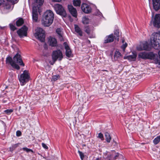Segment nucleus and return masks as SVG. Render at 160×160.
Segmentation results:
<instances>
[{"mask_svg": "<svg viewBox=\"0 0 160 160\" xmlns=\"http://www.w3.org/2000/svg\"><path fill=\"white\" fill-rule=\"evenodd\" d=\"M85 31L88 34H89L90 33V29L89 27L87 26L85 27Z\"/></svg>", "mask_w": 160, "mask_h": 160, "instance_id": "72a5a7b5", "label": "nucleus"}, {"mask_svg": "<svg viewBox=\"0 0 160 160\" xmlns=\"http://www.w3.org/2000/svg\"><path fill=\"white\" fill-rule=\"evenodd\" d=\"M105 136L107 142L108 143L110 142L111 139L110 134L108 132H106L105 133Z\"/></svg>", "mask_w": 160, "mask_h": 160, "instance_id": "b1692460", "label": "nucleus"}, {"mask_svg": "<svg viewBox=\"0 0 160 160\" xmlns=\"http://www.w3.org/2000/svg\"><path fill=\"white\" fill-rule=\"evenodd\" d=\"M50 45L52 47H55L57 45L56 40L54 38H52L49 39Z\"/></svg>", "mask_w": 160, "mask_h": 160, "instance_id": "aec40b11", "label": "nucleus"}, {"mask_svg": "<svg viewBox=\"0 0 160 160\" xmlns=\"http://www.w3.org/2000/svg\"><path fill=\"white\" fill-rule=\"evenodd\" d=\"M30 76L28 74V72L27 70H24L23 73L21 74L19 78V80L21 85L23 86L25 85L29 80Z\"/></svg>", "mask_w": 160, "mask_h": 160, "instance_id": "0eeeda50", "label": "nucleus"}, {"mask_svg": "<svg viewBox=\"0 0 160 160\" xmlns=\"http://www.w3.org/2000/svg\"><path fill=\"white\" fill-rule=\"evenodd\" d=\"M112 156H113V155H110V157H112ZM110 158H111V159H112V157Z\"/></svg>", "mask_w": 160, "mask_h": 160, "instance_id": "a18cd8bd", "label": "nucleus"}, {"mask_svg": "<svg viewBox=\"0 0 160 160\" xmlns=\"http://www.w3.org/2000/svg\"><path fill=\"white\" fill-rule=\"evenodd\" d=\"M153 9L158 11L160 9V0H152Z\"/></svg>", "mask_w": 160, "mask_h": 160, "instance_id": "dca6fc26", "label": "nucleus"}, {"mask_svg": "<svg viewBox=\"0 0 160 160\" xmlns=\"http://www.w3.org/2000/svg\"><path fill=\"white\" fill-rule=\"evenodd\" d=\"M28 30V28L26 26H24L18 30L17 33L19 36L20 38H22L24 37L27 36Z\"/></svg>", "mask_w": 160, "mask_h": 160, "instance_id": "1a4fd4ad", "label": "nucleus"}, {"mask_svg": "<svg viewBox=\"0 0 160 160\" xmlns=\"http://www.w3.org/2000/svg\"><path fill=\"white\" fill-rule=\"evenodd\" d=\"M114 36H113L114 38L117 40L118 41L120 36L119 30H116L114 31Z\"/></svg>", "mask_w": 160, "mask_h": 160, "instance_id": "5701e85b", "label": "nucleus"}, {"mask_svg": "<svg viewBox=\"0 0 160 160\" xmlns=\"http://www.w3.org/2000/svg\"><path fill=\"white\" fill-rule=\"evenodd\" d=\"M54 8L57 13L64 17L66 16V12L61 5L56 4L55 5Z\"/></svg>", "mask_w": 160, "mask_h": 160, "instance_id": "6e6552de", "label": "nucleus"}, {"mask_svg": "<svg viewBox=\"0 0 160 160\" xmlns=\"http://www.w3.org/2000/svg\"><path fill=\"white\" fill-rule=\"evenodd\" d=\"M127 46V44L126 43H125L124 44H123L121 46V48L123 49V51H124L125 49V48Z\"/></svg>", "mask_w": 160, "mask_h": 160, "instance_id": "58836bf2", "label": "nucleus"}, {"mask_svg": "<svg viewBox=\"0 0 160 160\" xmlns=\"http://www.w3.org/2000/svg\"><path fill=\"white\" fill-rule=\"evenodd\" d=\"M59 78L58 75H54L52 76L51 80L52 81H55L57 80Z\"/></svg>", "mask_w": 160, "mask_h": 160, "instance_id": "7c9ffc66", "label": "nucleus"}, {"mask_svg": "<svg viewBox=\"0 0 160 160\" xmlns=\"http://www.w3.org/2000/svg\"><path fill=\"white\" fill-rule=\"evenodd\" d=\"M160 141V135L158 136L156 138H154L153 140V143L156 145L158 144Z\"/></svg>", "mask_w": 160, "mask_h": 160, "instance_id": "c85d7f7f", "label": "nucleus"}, {"mask_svg": "<svg viewBox=\"0 0 160 160\" xmlns=\"http://www.w3.org/2000/svg\"><path fill=\"white\" fill-rule=\"evenodd\" d=\"M38 11L40 13L41 10L39 7H34L32 8V18L33 21L36 22L38 21Z\"/></svg>", "mask_w": 160, "mask_h": 160, "instance_id": "9d476101", "label": "nucleus"}, {"mask_svg": "<svg viewBox=\"0 0 160 160\" xmlns=\"http://www.w3.org/2000/svg\"><path fill=\"white\" fill-rule=\"evenodd\" d=\"M68 9L70 13L72 15L75 17H77V11L75 8H74L72 5H68Z\"/></svg>", "mask_w": 160, "mask_h": 160, "instance_id": "2eb2a0df", "label": "nucleus"}, {"mask_svg": "<svg viewBox=\"0 0 160 160\" xmlns=\"http://www.w3.org/2000/svg\"><path fill=\"white\" fill-rule=\"evenodd\" d=\"M137 49L139 51L142 50H149L150 48L148 42H146L141 43L139 46L137 47Z\"/></svg>", "mask_w": 160, "mask_h": 160, "instance_id": "9b49d317", "label": "nucleus"}, {"mask_svg": "<svg viewBox=\"0 0 160 160\" xmlns=\"http://www.w3.org/2000/svg\"><path fill=\"white\" fill-rule=\"evenodd\" d=\"M42 147L45 149H48V147L46 145L43 143H42Z\"/></svg>", "mask_w": 160, "mask_h": 160, "instance_id": "a19ab883", "label": "nucleus"}, {"mask_svg": "<svg viewBox=\"0 0 160 160\" xmlns=\"http://www.w3.org/2000/svg\"><path fill=\"white\" fill-rule=\"evenodd\" d=\"M53 63V62H52L50 63V64H51V65H53V64H52V63Z\"/></svg>", "mask_w": 160, "mask_h": 160, "instance_id": "de8ad7c7", "label": "nucleus"}, {"mask_svg": "<svg viewBox=\"0 0 160 160\" xmlns=\"http://www.w3.org/2000/svg\"><path fill=\"white\" fill-rule=\"evenodd\" d=\"M74 28L75 31L78 33L80 36H82V32L81 31L80 28L77 25H74Z\"/></svg>", "mask_w": 160, "mask_h": 160, "instance_id": "412c9836", "label": "nucleus"}, {"mask_svg": "<svg viewBox=\"0 0 160 160\" xmlns=\"http://www.w3.org/2000/svg\"><path fill=\"white\" fill-rule=\"evenodd\" d=\"M52 57L53 63L52 64H53L55 62L58 60L61 61L63 58V54L62 51L58 49L52 52Z\"/></svg>", "mask_w": 160, "mask_h": 160, "instance_id": "39448f33", "label": "nucleus"}, {"mask_svg": "<svg viewBox=\"0 0 160 160\" xmlns=\"http://www.w3.org/2000/svg\"><path fill=\"white\" fill-rule=\"evenodd\" d=\"M63 45L66 49L65 54L66 56L68 58L72 57V52L67 42H64Z\"/></svg>", "mask_w": 160, "mask_h": 160, "instance_id": "f8f14e48", "label": "nucleus"}, {"mask_svg": "<svg viewBox=\"0 0 160 160\" xmlns=\"http://www.w3.org/2000/svg\"><path fill=\"white\" fill-rule=\"evenodd\" d=\"M98 137L100 138L102 140H104L103 135L101 133H98Z\"/></svg>", "mask_w": 160, "mask_h": 160, "instance_id": "e433bc0d", "label": "nucleus"}, {"mask_svg": "<svg viewBox=\"0 0 160 160\" xmlns=\"http://www.w3.org/2000/svg\"><path fill=\"white\" fill-rule=\"evenodd\" d=\"M62 29L61 28H58L56 30V33H57L59 39L61 41L63 40Z\"/></svg>", "mask_w": 160, "mask_h": 160, "instance_id": "6ab92c4d", "label": "nucleus"}, {"mask_svg": "<svg viewBox=\"0 0 160 160\" xmlns=\"http://www.w3.org/2000/svg\"><path fill=\"white\" fill-rule=\"evenodd\" d=\"M22 149L24 151H25L27 152H31L32 153H34L33 151L30 149L26 147H24L22 148Z\"/></svg>", "mask_w": 160, "mask_h": 160, "instance_id": "c756f323", "label": "nucleus"}, {"mask_svg": "<svg viewBox=\"0 0 160 160\" xmlns=\"http://www.w3.org/2000/svg\"><path fill=\"white\" fill-rule=\"evenodd\" d=\"M81 4V1L80 0H73V5L76 7L80 6Z\"/></svg>", "mask_w": 160, "mask_h": 160, "instance_id": "a878e982", "label": "nucleus"}, {"mask_svg": "<svg viewBox=\"0 0 160 160\" xmlns=\"http://www.w3.org/2000/svg\"><path fill=\"white\" fill-rule=\"evenodd\" d=\"M13 111L12 109H7L4 111V112L8 115L11 114Z\"/></svg>", "mask_w": 160, "mask_h": 160, "instance_id": "473e14b6", "label": "nucleus"}, {"mask_svg": "<svg viewBox=\"0 0 160 160\" xmlns=\"http://www.w3.org/2000/svg\"><path fill=\"white\" fill-rule=\"evenodd\" d=\"M121 56L122 55L120 52L119 51L116 50L114 55V60H117L118 58H120Z\"/></svg>", "mask_w": 160, "mask_h": 160, "instance_id": "4be33fe9", "label": "nucleus"}, {"mask_svg": "<svg viewBox=\"0 0 160 160\" xmlns=\"http://www.w3.org/2000/svg\"><path fill=\"white\" fill-rule=\"evenodd\" d=\"M9 26H10V29L13 31H15L17 29L15 27V25H13L12 24V23L10 24Z\"/></svg>", "mask_w": 160, "mask_h": 160, "instance_id": "2f4dec72", "label": "nucleus"}, {"mask_svg": "<svg viewBox=\"0 0 160 160\" xmlns=\"http://www.w3.org/2000/svg\"><path fill=\"white\" fill-rule=\"evenodd\" d=\"M123 157V156L119 153H116L114 157L113 158V159L115 160L118 158H122Z\"/></svg>", "mask_w": 160, "mask_h": 160, "instance_id": "bb28decb", "label": "nucleus"}, {"mask_svg": "<svg viewBox=\"0 0 160 160\" xmlns=\"http://www.w3.org/2000/svg\"><path fill=\"white\" fill-rule=\"evenodd\" d=\"M138 57L144 59H149L151 60L152 62L156 65L157 68H160V60L157 54L152 52L148 53L145 52H142L139 53Z\"/></svg>", "mask_w": 160, "mask_h": 160, "instance_id": "f03ea898", "label": "nucleus"}, {"mask_svg": "<svg viewBox=\"0 0 160 160\" xmlns=\"http://www.w3.org/2000/svg\"><path fill=\"white\" fill-rule=\"evenodd\" d=\"M159 35H160V31L159 34L157 32H154L152 35L150 39V43L152 46L155 49H159L160 48V46L159 41L160 39H158Z\"/></svg>", "mask_w": 160, "mask_h": 160, "instance_id": "20e7f679", "label": "nucleus"}, {"mask_svg": "<svg viewBox=\"0 0 160 160\" xmlns=\"http://www.w3.org/2000/svg\"><path fill=\"white\" fill-rule=\"evenodd\" d=\"M82 22L84 24H88V20L85 18L82 21Z\"/></svg>", "mask_w": 160, "mask_h": 160, "instance_id": "4c0bfd02", "label": "nucleus"}, {"mask_svg": "<svg viewBox=\"0 0 160 160\" xmlns=\"http://www.w3.org/2000/svg\"><path fill=\"white\" fill-rule=\"evenodd\" d=\"M124 40H122V43H124Z\"/></svg>", "mask_w": 160, "mask_h": 160, "instance_id": "09e8293b", "label": "nucleus"}, {"mask_svg": "<svg viewBox=\"0 0 160 160\" xmlns=\"http://www.w3.org/2000/svg\"><path fill=\"white\" fill-rule=\"evenodd\" d=\"M3 1V0H0V5H1Z\"/></svg>", "mask_w": 160, "mask_h": 160, "instance_id": "c03bdc74", "label": "nucleus"}, {"mask_svg": "<svg viewBox=\"0 0 160 160\" xmlns=\"http://www.w3.org/2000/svg\"><path fill=\"white\" fill-rule=\"evenodd\" d=\"M52 1L54 2H59L61 0H52Z\"/></svg>", "mask_w": 160, "mask_h": 160, "instance_id": "37998d69", "label": "nucleus"}, {"mask_svg": "<svg viewBox=\"0 0 160 160\" xmlns=\"http://www.w3.org/2000/svg\"><path fill=\"white\" fill-rule=\"evenodd\" d=\"M19 144V143H17L12 145V146L9 148V151L11 152H12L18 146Z\"/></svg>", "mask_w": 160, "mask_h": 160, "instance_id": "cd10ccee", "label": "nucleus"}, {"mask_svg": "<svg viewBox=\"0 0 160 160\" xmlns=\"http://www.w3.org/2000/svg\"><path fill=\"white\" fill-rule=\"evenodd\" d=\"M78 152L79 154L81 160H83L84 158V156L83 153L79 150L78 151Z\"/></svg>", "mask_w": 160, "mask_h": 160, "instance_id": "f704fd0d", "label": "nucleus"}, {"mask_svg": "<svg viewBox=\"0 0 160 160\" xmlns=\"http://www.w3.org/2000/svg\"><path fill=\"white\" fill-rule=\"evenodd\" d=\"M54 14L51 10H47L44 13L42 20V24L44 26L48 27L53 22Z\"/></svg>", "mask_w": 160, "mask_h": 160, "instance_id": "7ed1b4c3", "label": "nucleus"}, {"mask_svg": "<svg viewBox=\"0 0 160 160\" xmlns=\"http://www.w3.org/2000/svg\"><path fill=\"white\" fill-rule=\"evenodd\" d=\"M82 10L85 13H88L91 12L92 9L91 7L88 4L83 3L81 6Z\"/></svg>", "mask_w": 160, "mask_h": 160, "instance_id": "ddd939ff", "label": "nucleus"}, {"mask_svg": "<svg viewBox=\"0 0 160 160\" xmlns=\"http://www.w3.org/2000/svg\"><path fill=\"white\" fill-rule=\"evenodd\" d=\"M114 41V37L113 34L107 36L105 38L104 43H107L112 42Z\"/></svg>", "mask_w": 160, "mask_h": 160, "instance_id": "f3484780", "label": "nucleus"}, {"mask_svg": "<svg viewBox=\"0 0 160 160\" xmlns=\"http://www.w3.org/2000/svg\"><path fill=\"white\" fill-rule=\"evenodd\" d=\"M132 55L127 56L124 59H128L131 61H135L136 60L137 57V54L136 52H132Z\"/></svg>", "mask_w": 160, "mask_h": 160, "instance_id": "a211bd4d", "label": "nucleus"}, {"mask_svg": "<svg viewBox=\"0 0 160 160\" xmlns=\"http://www.w3.org/2000/svg\"><path fill=\"white\" fill-rule=\"evenodd\" d=\"M8 1L11 2H14L17 1V0H7Z\"/></svg>", "mask_w": 160, "mask_h": 160, "instance_id": "79ce46f5", "label": "nucleus"}, {"mask_svg": "<svg viewBox=\"0 0 160 160\" xmlns=\"http://www.w3.org/2000/svg\"><path fill=\"white\" fill-rule=\"evenodd\" d=\"M35 2L37 3H38V4L39 5H42L43 2H44V0H34Z\"/></svg>", "mask_w": 160, "mask_h": 160, "instance_id": "c9c22d12", "label": "nucleus"}, {"mask_svg": "<svg viewBox=\"0 0 160 160\" xmlns=\"http://www.w3.org/2000/svg\"><path fill=\"white\" fill-rule=\"evenodd\" d=\"M95 160H99V158H97Z\"/></svg>", "mask_w": 160, "mask_h": 160, "instance_id": "49530a36", "label": "nucleus"}, {"mask_svg": "<svg viewBox=\"0 0 160 160\" xmlns=\"http://www.w3.org/2000/svg\"><path fill=\"white\" fill-rule=\"evenodd\" d=\"M154 27L158 28H160V14H157L155 15L154 20L153 22Z\"/></svg>", "mask_w": 160, "mask_h": 160, "instance_id": "4468645a", "label": "nucleus"}, {"mask_svg": "<svg viewBox=\"0 0 160 160\" xmlns=\"http://www.w3.org/2000/svg\"><path fill=\"white\" fill-rule=\"evenodd\" d=\"M113 142H115V143H116V142H115V141H114V140H113Z\"/></svg>", "mask_w": 160, "mask_h": 160, "instance_id": "8fccbe9b", "label": "nucleus"}, {"mask_svg": "<svg viewBox=\"0 0 160 160\" xmlns=\"http://www.w3.org/2000/svg\"><path fill=\"white\" fill-rule=\"evenodd\" d=\"M24 23V21L22 18H20L16 22V25L17 26H21Z\"/></svg>", "mask_w": 160, "mask_h": 160, "instance_id": "393cba45", "label": "nucleus"}, {"mask_svg": "<svg viewBox=\"0 0 160 160\" xmlns=\"http://www.w3.org/2000/svg\"><path fill=\"white\" fill-rule=\"evenodd\" d=\"M6 63L10 64L13 68L19 70L20 67L16 63H18L20 65L22 66H24V64L23 62L21 55L18 53H17L13 57V59L10 56L7 57L6 59Z\"/></svg>", "mask_w": 160, "mask_h": 160, "instance_id": "f257e3e1", "label": "nucleus"}, {"mask_svg": "<svg viewBox=\"0 0 160 160\" xmlns=\"http://www.w3.org/2000/svg\"><path fill=\"white\" fill-rule=\"evenodd\" d=\"M22 135L21 132L19 130H18L16 132V136L17 137H19Z\"/></svg>", "mask_w": 160, "mask_h": 160, "instance_id": "ea45409f", "label": "nucleus"}, {"mask_svg": "<svg viewBox=\"0 0 160 160\" xmlns=\"http://www.w3.org/2000/svg\"><path fill=\"white\" fill-rule=\"evenodd\" d=\"M35 36L41 42H44L45 39V31L42 28H38L36 29Z\"/></svg>", "mask_w": 160, "mask_h": 160, "instance_id": "423d86ee", "label": "nucleus"}]
</instances>
